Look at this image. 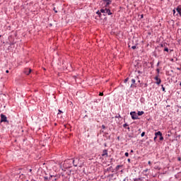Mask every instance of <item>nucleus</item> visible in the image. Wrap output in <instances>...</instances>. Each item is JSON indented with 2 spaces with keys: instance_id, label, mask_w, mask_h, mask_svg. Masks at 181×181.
<instances>
[{
  "instance_id": "1",
  "label": "nucleus",
  "mask_w": 181,
  "mask_h": 181,
  "mask_svg": "<svg viewBox=\"0 0 181 181\" xmlns=\"http://www.w3.org/2000/svg\"><path fill=\"white\" fill-rule=\"evenodd\" d=\"M66 163H71L75 168H77L78 165V158H71L69 160H66Z\"/></svg>"
},
{
  "instance_id": "2",
  "label": "nucleus",
  "mask_w": 181,
  "mask_h": 181,
  "mask_svg": "<svg viewBox=\"0 0 181 181\" xmlns=\"http://www.w3.org/2000/svg\"><path fill=\"white\" fill-rule=\"evenodd\" d=\"M0 117H1V122H6L7 124H9V120H8V117H6V115L4 114H1Z\"/></svg>"
},
{
  "instance_id": "3",
  "label": "nucleus",
  "mask_w": 181,
  "mask_h": 181,
  "mask_svg": "<svg viewBox=\"0 0 181 181\" xmlns=\"http://www.w3.org/2000/svg\"><path fill=\"white\" fill-rule=\"evenodd\" d=\"M130 115L132 117V119H139L138 115L136 114V112H131Z\"/></svg>"
},
{
  "instance_id": "4",
  "label": "nucleus",
  "mask_w": 181,
  "mask_h": 181,
  "mask_svg": "<svg viewBox=\"0 0 181 181\" xmlns=\"http://www.w3.org/2000/svg\"><path fill=\"white\" fill-rule=\"evenodd\" d=\"M130 87L131 88H136L137 87L136 81L134 78L132 79V84Z\"/></svg>"
},
{
  "instance_id": "5",
  "label": "nucleus",
  "mask_w": 181,
  "mask_h": 181,
  "mask_svg": "<svg viewBox=\"0 0 181 181\" xmlns=\"http://www.w3.org/2000/svg\"><path fill=\"white\" fill-rule=\"evenodd\" d=\"M62 176H64V175L63 173L55 175L54 176V177H55V178L53 179L52 181L59 180V179H60V177H62Z\"/></svg>"
},
{
  "instance_id": "6",
  "label": "nucleus",
  "mask_w": 181,
  "mask_h": 181,
  "mask_svg": "<svg viewBox=\"0 0 181 181\" xmlns=\"http://www.w3.org/2000/svg\"><path fill=\"white\" fill-rule=\"evenodd\" d=\"M154 80H156V84H158V86L162 83V80L159 78V75L156 76Z\"/></svg>"
},
{
  "instance_id": "7",
  "label": "nucleus",
  "mask_w": 181,
  "mask_h": 181,
  "mask_svg": "<svg viewBox=\"0 0 181 181\" xmlns=\"http://www.w3.org/2000/svg\"><path fill=\"white\" fill-rule=\"evenodd\" d=\"M155 135H156V136H160L159 137L160 141H163V136H162V132H160V131L156 132Z\"/></svg>"
},
{
  "instance_id": "8",
  "label": "nucleus",
  "mask_w": 181,
  "mask_h": 181,
  "mask_svg": "<svg viewBox=\"0 0 181 181\" xmlns=\"http://www.w3.org/2000/svg\"><path fill=\"white\" fill-rule=\"evenodd\" d=\"M103 2H105V8L110 6V5H111V4L112 3V0H103Z\"/></svg>"
},
{
  "instance_id": "9",
  "label": "nucleus",
  "mask_w": 181,
  "mask_h": 181,
  "mask_svg": "<svg viewBox=\"0 0 181 181\" xmlns=\"http://www.w3.org/2000/svg\"><path fill=\"white\" fill-rule=\"evenodd\" d=\"M102 156L103 158H108V150L105 149L103 151Z\"/></svg>"
},
{
  "instance_id": "10",
  "label": "nucleus",
  "mask_w": 181,
  "mask_h": 181,
  "mask_svg": "<svg viewBox=\"0 0 181 181\" xmlns=\"http://www.w3.org/2000/svg\"><path fill=\"white\" fill-rule=\"evenodd\" d=\"M71 163H66L65 160L64 163V168H65V169H70V168H71Z\"/></svg>"
},
{
  "instance_id": "11",
  "label": "nucleus",
  "mask_w": 181,
  "mask_h": 181,
  "mask_svg": "<svg viewBox=\"0 0 181 181\" xmlns=\"http://www.w3.org/2000/svg\"><path fill=\"white\" fill-rule=\"evenodd\" d=\"M24 74H26L27 76H29L30 74V73H32V69H24Z\"/></svg>"
},
{
  "instance_id": "12",
  "label": "nucleus",
  "mask_w": 181,
  "mask_h": 181,
  "mask_svg": "<svg viewBox=\"0 0 181 181\" xmlns=\"http://www.w3.org/2000/svg\"><path fill=\"white\" fill-rule=\"evenodd\" d=\"M176 11L180 16H181V5L177 6V7L176 8Z\"/></svg>"
},
{
  "instance_id": "13",
  "label": "nucleus",
  "mask_w": 181,
  "mask_h": 181,
  "mask_svg": "<svg viewBox=\"0 0 181 181\" xmlns=\"http://www.w3.org/2000/svg\"><path fill=\"white\" fill-rule=\"evenodd\" d=\"M105 11H106V16L107 15L108 16L112 15V12H111V10L110 8H107L106 7Z\"/></svg>"
},
{
  "instance_id": "14",
  "label": "nucleus",
  "mask_w": 181,
  "mask_h": 181,
  "mask_svg": "<svg viewBox=\"0 0 181 181\" xmlns=\"http://www.w3.org/2000/svg\"><path fill=\"white\" fill-rule=\"evenodd\" d=\"M175 179H178V180H181V172L178 173L175 175Z\"/></svg>"
},
{
  "instance_id": "15",
  "label": "nucleus",
  "mask_w": 181,
  "mask_h": 181,
  "mask_svg": "<svg viewBox=\"0 0 181 181\" xmlns=\"http://www.w3.org/2000/svg\"><path fill=\"white\" fill-rule=\"evenodd\" d=\"M100 12L101 13H103V16H107V11L105 10V8H101Z\"/></svg>"
},
{
  "instance_id": "16",
  "label": "nucleus",
  "mask_w": 181,
  "mask_h": 181,
  "mask_svg": "<svg viewBox=\"0 0 181 181\" xmlns=\"http://www.w3.org/2000/svg\"><path fill=\"white\" fill-rule=\"evenodd\" d=\"M123 128H125V129H128V131H129V129H130L129 125H128V124H127V123L123 124Z\"/></svg>"
},
{
  "instance_id": "17",
  "label": "nucleus",
  "mask_w": 181,
  "mask_h": 181,
  "mask_svg": "<svg viewBox=\"0 0 181 181\" xmlns=\"http://www.w3.org/2000/svg\"><path fill=\"white\" fill-rule=\"evenodd\" d=\"M164 52H167L168 53H169V52H170V53L171 52H173V49H170L169 50V48H168V47H164Z\"/></svg>"
},
{
  "instance_id": "18",
  "label": "nucleus",
  "mask_w": 181,
  "mask_h": 181,
  "mask_svg": "<svg viewBox=\"0 0 181 181\" xmlns=\"http://www.w3.org/2000/svg\"><path fill=\"white\" fill-rule=\"evenodd\" d=\"M144 114H145V112H144V111H139L138 112H137V117L139 116V117H141V115H144Z\"/></svg>"
},
{
  "instance_id": "19",
  "label": "nucleus",
  "mask_w": 181,
  "mask_h": 181,
  "mask_svg": "<svg viewBox=\"0 0 181 181\" xmlns=\"http://www.w3.org/2000/svg\"><path fill=\"white\" fill-rule=\"evenodd\" d=\"M96 14L98 15L99 18H101V16H103V14H101V10H98L97 12H96Z\"/></svg>"
},
{
  "instance_id": "20",
  "label": "nucleus",
  "mask_w": 181,
  "mask_h": 181,
  "mask_svg": "<svg viewBox=\"0 0 181 181\" xmlns=\"http://www.w3.org/2000/svg\"><path fill=\"white\" fill-rule=\"evenodd\" d=\"M119 168H122V165H118L116 166V168H115L116 172H117V170H119Z\"/></svg>"
},
{
  "instance_id": "21",
  "label": "nucleus",
  "mask_w": 181,
  "mask_h": 181,
  "mask_svg": "<svg viewBox=\"0 0 181 181\" xmlns=\"http://www.w3.org/2000/svg\"><path fill=\"white\" fill-rule=\"evenodd\" d=\"M107 172H110V171L114 172V170H112V166L107 168Z\"/></svg>"
},
{
  "instance_id": "22",
  "label": "nucleus",
  "mask_w": 181,
  "mask_h": 181,
  "mask_svg": "<svg viewBox=\"0 0 181 181\" xmlns=\"http://www.w3.org/2000/svg\"><path fill=\"white\" fill-rule=\"evenodd\" d=\"M136 181H144V178L139 177V178H136Z\"/></svg>"
},
{
  "instance_id": "23",
  "label": "nucleus",
  "mask_w": 181,
  "mask_h": 181,
  "mask_svg": "<svg viewBox=\"0 0 181 181\" xmlns=\"http://www.w3.org/2000/svg\"><path fill=\"white\" fill-rule=\"evenodd\" d=\"M161 88H162V90H163V93H166V90H165V87L163 86V85H161Z\"/></svg>"
},
{
  "instance_id": "24",
  "label": "nucleus",
  "mask_w": 181,
  "mask_h": 181,
  "mask_svg": "<svg viewBox=\"0 0 181 181\" xmlns=\"http://www.w3.org/2000/svg\"><path fill=\"white\" fill-rule=\"evenodd\" d=\"M156 72H157V76H159V73H160V70L159 69H157Z\"/></svg>"
},
{
  "instance_id": "25",
  "label": "nucleus",
  "mask_w": 181,
  "mask_h": 181,
  "mask_svg": "<svg viewBox=\"0 0 181 181\" xmlns=\"http://www.w3.org/2000/svg\"><path fill=\"white\" fill-rule=\"evenodd\" d=\"M115 118H122L121 115L118 114L117 115L115 116Z\"/></svg>"
},
{
  "instance_id": "26",
  "label": "nucleus",
  "mask_w": 181,
  "mask_h": 181,
  "mask_svg": "<svg viewBox=\"0 0 181 181\" xmlns=\"http://www.w3.org/2000/svg\"><path fill=\"white\" fill-rule=\"evenodd\" d=\"M45 181H49L50 180L48 178V177H44Z\"/></svg>"
},
{
  "instance_id": "27",
  "label": "nucleus",
  "mask_w": 181,
  "mask_h": 181,
  "mask_svg": "<svg viewBox=\"0 0 181 181\" xmlns=\"http://www.w3.org/2000/svg\"><path fill=\"white\" fill-rule=\"evenodd\" d=\"M156 139H158V136L155 135V136L153 138L154 142H156Z\"/></svg>"
},
{
  "instance_id": "28",
  "label": "nucleus",
  "mask_w": 181,
  "mask_h": 181,
  "mask_svg": "<svg viewBox=\"0 0 181 181\" xmlns=\"http://www.w3.org/2000/svg\"><path fill=\"white\" fill-rule=\"evenodd\" d=\"M151 69H153V62H150Z\"/></svg>"
},
{
  "instance_id": "29",
  "label": "nucleus",
  "mask_w": 181,
  "mask_h": 181,
  "mask_svg": "<svg viewBox=\"0 0 181 181\" xmlns=\"http://www.w3.org/2000/svg\"><path fill=\"white\" fill-rule=\"evenodd\" d=\"M124 156H126L127 158H128V156H129V153L128 152H126L124 153Z\"/></svg>"
},
{
  "instance_id": "30",
  "label": "nucleus",
  "mask_w": 181,
  "mask_h": 181,
  "mask_svg": "<svg viewBox=\"0 0 181 181\" xmlns=\"http://www.w3.org/2000/svg\"><path fill=\"white\" fill-rule=\"evenodd\" d=\"M160 47H165L166 45L165 44H160Z\"/></svg>"
},
{
  "instance_id": "31",
  "label": "nucleus",
  "mask_w": 181,
  "mask_h": 181,
  "mask_svg": "<svg viewBox=\"0 0 181 181\" xmlns=\"http://www.w3.org/2000/svg\"><path fill=\"white\" fill-rule=\"evenodd\" d=\"M141 137L145 136V132H143L141 133Z\"/></svg>"
},
{
  "instance_id": "32",
  "label": "nucleus",
  "mask_w": 181,
  "mask_h": 181,
  "mask_svg": "<svg viewBox=\"0 0 181 181\" xmlns=\"http://www.w3.org/2000/svg\"><path fill=\"white\" fill-rule=\"evenodd\" d=\"M132 49H133V50H135V49H136V45H134L132 47Z\"/></svg>"
},
{
  "instance_id": "33",
  "label": "nucleus",
  "mask_w": 181,
  "mask_h": 181,
  "mask_svg": "<svg viewBox=\"0 0 181 181\" xmlns=\"http://www.w3.org/2000/svg\"><path fill=\"white\" fill-rule=\"evenodd\" d=\"M128 80H129V78H127L126 79H124V83H127V82H128Z\"/></svg>"
},
{
  "instance_id": "34",
  "label": "nucleus",
  "mask_w": 181,
  "mask_h": 181,
  "mask_svg": "<svg viewBox=\"0 0 181 181\" xmlns=\"http://www.w3.org/2000/svg\"><path fill=\"white\" fill-rule=\"evenodd\" d=\"M173 15H175V14L176 13V8H175L173 9Z\"/></svg>"
},
{
  "instance_id": "35",
  "label": "nucleus",
  "mask_w": 181,
  "mask_h": 181,
  "mask_svg": "<svg viewBox=\"0 0 181 181\" xmlns=\"http://www.w3.org/2000/svg\"><path fill=\"white\" fill-rule=\"evenodd\" d=\"M53 11H54L55 13H57V11L56 10V7H54Z\"/></svg>"
},
{
  "instance_id": "36",
  "label": "nucleus",
  "mask_w": 181,
  "mask_h": 181,
  "mask_svg": "<svg viewBox=\"0 0 181 181\" xmlns=\"http://www.w3.org/2000/svg\"><path fill=\"white\" fill-rule=\"evenodd\" d=\"M159 64H160V62H158L157 63L156 66H157V67H159Z\"/></svg>"
},
{
  "instance_id": "37",
  "label": "nucleus",
  "mask_w": 181,
  "mask_h": 181,
  "mask_svg": "<svg viewBox=\"0 0 181 181\" xmlns=\"http://www.w3.org/2000/svg\"><path fill=\"white\" fill-rule=\"evenodd\" d=\"M140 18H141V19H144V14H141V15L140 16Z\"/></svg>"
},
{
  "instance_id": "38",
  "label": "nucleus",
  "mask_w": 181,
  "mask_h": 181,
  "mask_svg": "<svg viewBox=\"0 0 181 181\" xmlns=\"http://www.w3.org/2000/svg\"><path fill=\"white\" fill-rule=\"evenodd\" d=\"M102 128H103V129H105V125L103 124Z\"/></svg>"
},
{
  "instance_id": "39",
  "label": "nucleus",
  "mask_w": 181,
  "mask_h": 181,
  "mask_svg": "<svg viewBox=\"0 0 181 181\" xmlns=\"http://www.w3.org/2000/svg\"><path fill=\"white\" fill-rule=\"evenodd\" d=\"M52 177H54V175H50L49 177V180H50V179H52Z\"/></svg>"
},
{
  "instance_id": "40",
  "label": "nucleus",
  "mask_w": 181,
  "mask_h": 181,
  "mask_svg": "<svg viewBox=\"0 0 181 181\" xmlns=\"http://www.w3.org/2000/svg\"><path fill=\"white\" fill-rule=\"evenodd\" d=\"M127 162H129V163H131V158H128Z\"/></svg>"
},
{
  "instance_id": "41",
  "label": "nucleus",
  "mask_w": 181,
  "mask_h": 181,
  "mask_svg": "<svg viewBox=\"0 0 181 181\" xmlns=\"http://www.w3.org/2000/svg\"><path fill=\"white\" fill-rule=\"evenodd\" d=\"M99 95L103 96V95H104V93H99Z\"/></svg>"
},
{
  "instance_id": "42",
  "label": "nucleus",
  "mask_w": 181,
  "mask_h": 181,
  "mask_svg": "<svg viewBox=\"0 0 181 181\" xmlns=\"http://www.w3.org/2000/svg\"><path fill=\"white\" fill-rule=\"evenodd\" d=\"M145 99H144V98H141V103H143V101Z\"/></svg>"
},
{
  "instance_id": "43",
  "label": "nucleus",
  "mask_w": 181,
  "mask_h": 181,
  "mask_svg": "<svg viewBox=\"0 0 181 181\" xmlns=\"http://www.w3.org/2000/svg\"><path fill=\"white\" fill-rule=\"evenodd\" d=\"M63 112L60 110H59V113L58 114H62Z\"/></svg>"
},
{
  "instance_id": "44",
  "label": "nucleus",
  "mask_w": 181,
  "mask_h": 181,
  "mask_svg": "<svg viewBox=\"0 0 181 181\" xmlns=\"http://www.w3.org/2000/svg\"><path fill=\"white\" fill-rule=\"evenodd\" d=\"M177 160H179V162H180L181 158H180V157H178V158H177Z\"/></svg>"
},
{
  "instance_id": "45",
  "label": "nucleus",
  "mask_w": 181,
  "mask_h": 181,
  "mask_svg": "<svg viewBox=\"0 0 181 181\" xmlns=\"http://www.w3.org/2000/svg\"><path fill=\"white\" fill-rule=\"evenodd\" d=\"M144 86H145V87H148V83H145V84H144Z\"/></svg>"
},
{
  "instance_id": "46",
  "label": "nucleus",
  "mask_w": 181,
  "mask_h": 181,
  "mask_svg": "<svg viewBox=\"0 0 181 181\" xmlns=\"http://www.w3.org/2000/svg\"><path fill=\"white\" fill-rule=\"evenodd\" d=\"M170 62H175V59H173V58L170 59Z\"/></svg>"
},
{
  "instance_id": "47",
  "label": "nucleus",
  "mask_w": 181,
  "mask_h": 181,
  "mask_svg": "<svg viewBox=\"0 0 181 181\" xmlns=\"http://www.w3.org/2000/svg\"><path fill=\"white\" fill-rule=\"evenodd\" d=\"M148 165H151V161H148Z\"/></svg>"
},
{
  "instance_id": "48",
  "label": "nucleus",
  "mask_w": 181,
  "mask_h": 181,
  "mask_svg": "<svg viewBox=\"0 0 181 181\" xmlns=\"http://www.w3.org/2000/svg\"><path fill=\"white\" fill-rule=\"evenodd\" d=\"M144 172L145 173L148 172V169L144 170Z\"/></svg>"
},
{
  "instance_id": "49",
  "label": "nucleus",
  "mask_w": 181,
  "mask_h": 181,
  "mask_svg": "<svg viewBox=\"0 0 181 181\" xmlns=\"http://www.w3.org/2000/svg\"><path fill=\"white\" fill-rule=\"evenodd\" d=\"M131 153H134V150H131Z\"/></svg>"
},
{
  "instance_id": "50",
  "label": "nucleus",
  "mask_w": 181,
  "mask_h": 181,
  "mask_svg": "<svg viewBox=\"0 0 181 181\" xmlns=\"http://www.w3.org/2000/svg\"><path fill=\"white\" fill-rule=\"evenodd\" d=\"M6 73H9V70H6Z\"/></svg>"
},
{
  "instance_id": "51",
  "label": "nucleus",
  "mask_w": 181,
  "mask_h": 181,
  "mask_svg": "<svg viewBox=\"0 0 181 181\" xmlns=\"http://www.w3.org/2000/svg\"><path fill=\"white\" fill-rule=\"evenodd\" d=\"M104 146H107V143H105Z\"/></svg>"
},
{
  "instance_id": "52",
  "label": "nucleus",
  "mask_w": 181,
  "mask_h": 181,
  "mask_svg": "<svg viewBox=\"0 0 181 181\" xmlns=\"http://www.w3.org/2000/svg\"><path fill=\"white\" fill-rule=\"evenodd\" d=\"M177 70H180V68H177Z\"/></svg>"
},
{
  "instance_id": "53",
  "label": "nucleus",
  "mask_w": 181,
  "mask_h": 181,
  "mask_svg": "<svg viewBox=\"0 0 181 181\" xmlns=\"http://www.w3.org/2000/svg\"><path fill=\"white\" fill-rule=\"evenodd\" d=\"M138 83H141V81H140V80H139V81H138Z\"/></svg>"
},
{
  "instance_id": "54",
  "label": "nucleus",
  "mask_w": 181,
  "mask_h": 181,
  "mask_svg": "<svg viewBox=\"0 0 181 181\" xmlns=\"http://www.w3.org/2000/svg\"><path fill=\"white\" fill-rule=\"evenodd\" d=\"M87 117H88L87 115H85V118Z\"/></svg>"
},
{
  "instance_id": "55",
  "label": "nucleus",
  "mask_w": 181,
  "mask_h": 181,
  "mask_svg": "<svg viewBox=\"0 0 181 181\" xmlns=\"http://www.w3.org/2000/svg\"><path fill=\"white\" fill-rule=\"evenodd\" d=\"M29 170H30V172H32V169H30Z\"/></svg>"
},
{
  "instance_id": "56",
  "label": "nucleus",
  "mask_w": 181,
  "mask_h": 181,
  "mask_svg": "<svg viewBox=\"0 0 181 181\" xmlns=\"http://www.w3.org/2000/svg\"><path fill=\"white\" fill-rule=\"evenodd\" d=\"M168 136H170V134H168Z\"/></svg>"
},
{
  "instance_id": "57",
  "label": "nucleus",
  "mask_w": 181,
  "mask_h": 181,
  "mask_svg": "<svg viewBox=\"0 0 181 181\" xmlns=\"http://www.w3.org/2000/svg\"><path fill=\"white\" fill-rule=\"evenodd\" d=\"M136 78H139V76H136Z\"/></svg>"
},
{
  "instance_id": "58",
  "label": "nucleus",
  "mask_w": 181,
  "mask_h": 181,
  "mask_svg": "<svg viewBox=\"0 0 181 181\" xmlns=\"http://www.w3.org/2000/svg\"><path fill=\"white\" fill-rule=\"evenodd\" d=\"M180 86H181V82L180 83Z\"/></svg>"
},
{
  "instance_id": "59",
  "label": "nucleus",
  "mask_w": 181,
  "mask_h": 181,
  "mask_svg": "<svg viewBox=\"0 0 181 181\" xmlns=\"http://www.w3.org/2000/svg\"><path fill=\"white\" fill-rule=\"evenodd\" d=\"M180 108H181V106H178Z\"/></svg>"
},
{
  "instance_id": "60",
  "label": "nucleus",
  "mask_w": 181,
  "mask_h": 181,
  "mask_svg": "<svg viewBox=\"0 0 181 181\" xmlns=\"http://www.w3.org/2000/svg\"><path fill=\"white\" fill-rule=\"evenodd\" d=\"M2 35H0V37H1Z\"/></svg>"
},
{
  "instance_id": "61",
  "label": "nucleus",
  "mask_w": 181,
  "mask_h": 181,
  "mask_svg": "<svg viewBox=\"0 0 181 181\" xmlns=\"http://www.w3.org/2000/svg\"><path fill=\"white\" fill-rule=\"evenodd\" d=\"M123 181H125V179H124V180Z\"/></svg>"
}]
</instances>
